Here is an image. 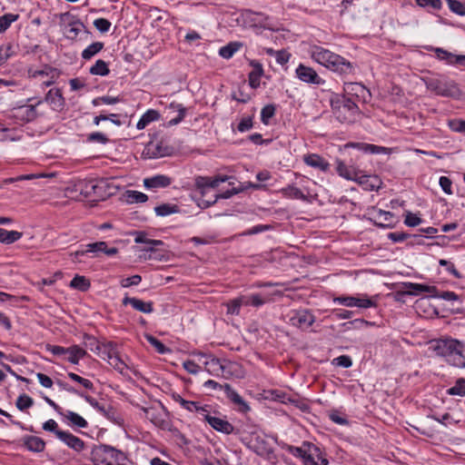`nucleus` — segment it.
Returning a JSON list of instances; mask_svg holds the SVG:
<instances>
[{"mask_svg":"<svg viewBox=\"0 0 465 465\" xmlns=\"http://www.w3.org/2000/svg\"><path fill=\"white\" fill-rule=\"evenodd\" d=\"M268 54H275L276 62L282 65L289 62L291 54L285 50L273 52L272 49L268 50Z\"/></svg>","mask_w":465,"mask_h":465,"instance_id":"nucleus-61","label":"nucleus"},{"mask_svg":"<svg viewBox=\"0 0 465 465\" xmlns=\"http://www.w3.org/2000/svg\"><path fill=\"white\" fill-rule=\"evenodd\" d=\"M170 107L178 112L177 116L171 119L168 122V125L173 126V125L178 124L179 123H181L183 120L185 114H186V108L183 104H176V103H172L170 104Z\"/></svg>","mask_w":465,"mask_h":465,"instance_id":"nucleus-42","label":"nucleus"},{"mask_svg":"<svg viewBox=\"0 0 465 465\" xmlns=\"http://www.w3.org/2000/svg\"><path fill=\"white\" fill-rule=\"evenodd\" d=\"M331 107L334 117L341 123H353L360 113L356 101L345 95H333L331 98Z\"/></svg>","mask_w":465,"mask_h":465,"instance_id":"nucleus-3","label":"nucleus"},{"mask_svg":"<svg viewBox=\"0 0 465 465\" xmlns=\"http://www.w3.org/2000/svg\"><path fill=\"white\" fill-rule=\"evenodd\" d=\"M447 393L451 396H460V397L465 396V379L459 378L456 381L454 386H452L447 390Z\"/></svg>","mask_w":465,"mask_h":465,"instance_id":"nucleus-47","label":"nucleus"},{"mask_svg":"<svg viewBox=\"0 0 465 465\" xmlns=\"http://www.w3.org/2000/svg\"><path fill=\"white\" fill-rule=\"evenodd\" d=\"M232 177L227 175H216L214 177L209 176H197L194 179L195 187L200 190L201 193L203 195L205 193V190L208 188H215L221 183L227 182Z\"/></svg>","mask_w":465,"mask_h":465,"instance_id":"nucleus-13","label":"nucleus"},{"mask_svg":"<svg viewBox=\"0 0 465 465\" xmlns=\"http://www.w3.org/2000/svg\"><path fill=\"white\" fill-rule=\"evenodd\" d=\"M220 376L224 379H230L232 377L241 378V366L231 361H223Z\"/></svg>","mask_w":465,"mask_h":465,"instance_id":"nucleus-27","label":"nucleus"},{"mask_svg":"<svg viewBox=\"0 0 465 465\" xmlns=\"http://www.w3.org/2000/svg\"><path fill=\"white\" fill-rule=\"evenodd\" d=\"M172 183V179L163 174L154 175L143 180V185L147 189H157L168 187Z\"/></svg>","mask_w":465,"mask_h":465,"instance_id":"nucleus-23","label":"nucleus"},{"mask_svg":"<svg viewBox=\"0 0 465 465\" xmlns=\"http://www.w3.org/2000/svg\"><path fill=\"white\" fill-rule=\"evenodd\" d=\"M303 161L307 165L319 169L322 172H327L330 168L329 163L316 153L304 155Z\"/></svg>","mask_w":465,"mask_h":465,"instance_id":"nucleus-26","label":"nucleus"},{"mask_svg":"<svg viewBox=\"0 0 465 465\" xmlns=\"http://www.w3.org/2000/svg\"><path fill=\"white\" fill-rule=\"evenodd\" d=\"M86 354V351L79 347L78 345H74L68 347V351L65 355H67V361L73 364H78L79 361L84 358Z\"/></svg>","mask_w":465,"mask_h":465,"instance_id":"nucleus-34","label":"nucleus"},{"mask_svg":"<svg viewBox=\"0 0 465 465\" xmlns=\"http://www.w3.org/2000/svg\"><path fill=\"white\" fill-rule=\"evenodd\" d=\"M104 352L106 353L105 360L108 361V363L117 371L120 373H124V371L127 369L126 364L122 361V359L119 357L114 344L111 347V350H107L106 348H103Z\"/></svg>","mask_w":465,"mask_h":465,"instance_id":"nucleus-20","label":"nucleus"},{"mask_svg":"<svg viewBox=\"0 0 465 465\" xmlns=\"http://www.w3.org/2000/svg\"><path fill=\"white\" fill-rule=\"evenodd\" d=\"M104 48L102 42H94L88 45L83 52L82 57L85 60L91 59Z\"/></svg>","mask_w":465,"mask_h":465,"instance_id":"nucleus-45","label":"nucleus"},{"mask_svg":"<svg viewBox=\"0 0 465 465\" xmlns=\"http://www.w3.org/2000/svg\"><path fill=\"white\" fill-rule=\"evenodd\" d=\"M57 438L68 448L74 450L76 452H81L85 448L84 441L69 431L64 430V432H58Z\"/></svg>","mask_w":465,"mask_h":465,"instance_id":"nucleus-16","label":"nucleus"},{"mask_svg":"<svg viewBox=\"0 0 465 465\" xmlns=\"http://www.w3.org/2000/svg\"><path fill=\"white\" fill-rule=\"evenodd\" d=\"M86 140L90 143H98L101 144H105L109 142V139L106 137V135L99 132L89 134Z\"/></svg>","mask_w":465,"mask_h":465,"instance_id":"nucleus-60","label":"nucleus"},{"mask_svg":"<svg viewBox=\"0 0 465 465\" xmlns=\"http://www.w3.org/2000/svg\"><path fill=\"white\" fill-rule=\"evenodd\" d=\"M226 306L228 314L238 315L240 313V309L242 306V303L240 302V296L231 300Z\"/></svg>","mask_w":465,"mask_h":465,"instance_id":"nucleus-58","label":"nucleus"},{"mask_svg":"<svg viewBox=\"0 0 465 465\" xmlns=\"http://www.w3.org/2000/svg\"><path fill=\"white\" fill-rule=\"evenodd\" d=\"M295 74L299 80L306 84L315 85H322L325 84V80L322 79L312 67L302 64L298 65Z\"/></svg>","mask_w":465,"mask_h":465,"instance_id":"nucleus-11","label":"nucleus"},{"mask_svg":"<svg viewBox=\"0 0 465 465\" xmlns=\"http://www.w3.org/2000/svg\"><path fill=\"white\" fill-rule=\"evenodd\" d=\"M90 460L94 465H124L127 457L120 450L110 445L100 444L92 449Z\"/></svg>","mask_w":465,"mask_h":465,"instance_id":"nucleus-4","label":"nucleus"},{"mask_svg":"<svg viewBox=\"0 0 465 465\" xmlns=\"http://www.w3.org/2000/svg\"><path fill=\"white\" fill-rule=\"evenodd\" d=\"M302 446L303 447H307L308 448V450H313V454L317 457V459L320 460L321 462V465H329V460L326 457H324L320 450L319 447H317L316 445L311 443V442H308V441H304L302 443Z\"/></svg>","mask_w":465,"mask_h":465,"instance_id":"nucleus-54","label":"nucleus"},{"mask_svg":"<svg viewBox=\"0 0 465 465\" xmlns=\"http://www.w3.org/2000/svg\"><path fill=\"white\" fill-rule=\"evenodd\" d=\"M170 107L178 112L177 116L171 119L168 122V125L173 126V125L178 124L179 123H181L183 120L185 114H186V108L183 104H176V103H172L170 104Z\"/></svg>","mask_w":465,"mask_h":465,"instance_id":"nucleus-41","label":"nucleus"},{"mask_svg":"<svg viewBox=\"0 0 465 465\" xmlns=\"http://www.w3.org/2000/svg\"><path fill=\"white\" fill-rule=\"evenodd\" d=\"M242 18L243 23L250 27L272 29L270 23V17L262 13L244 10L242 14Z\"/></svg>","mask_w":465,"mask_h":465,"instance_id":"nucleus-10","label":"nucleus"},{"mask_svg":"<svg viewBox=\"0 0 465 465\" xmlns=\"http://www.w3.org/2000/svg\"><path fill=\"white\" fill-rule=\"evenodd\" d=\"M141 410L143 411L145 418L148 419L154 425L162 427L164 423V419L161 411L154 407H142Z\"/></svg>","mask_w":465,"mask_h":465,"instance_id":"nucleus-31","label":"nucleus"},{"mask_svg":"<svg viewBox=\"0 0 465 465\" xmlns=\"http://www.w3.org/2000/svg\"><path fill=\"white\" fill-rule=\"evenodd\" d=\"M409 286L412 292H408V294L429 292L432 296L434 292H437V288L435 286L424 285L420 283H409Z\"/></svg>","mask_w":465,"mask_h":465,"instance_id":"nucleus-50","label":"nucleus"},{"mask_svg":"<svg viewBox=\"0 0 465 465\" xmlns=\"http://www.w3.org/2000/svg\"><path fill=\"white\" fill-rule=\"evenodd\" d=\"M282 193L283 196L291 199H299V200H305L306 196L304 193L297 187L293 185H288L285 188L282 189Z\"/></svg>","mask_w":465,"mask_h":465,"instance_id":"nucleus-40","label":"nucleus"},{"mask_svg":"<svg viewBox=\"0 0 465 465\" xmlns=\"http://www.w3.org/2000/svg\"><path fill=\"white\" fill-rule=\"evenodd\" d=\"M23 233L17 231H7L0 228V242L4 244H12L20 240Z\"/></svg>","mask_w":465,"mask_h":465,"instance_id":"nucleus-33","label":"nucleus"},{"mask_svg":"<svg viewBox=\"0 0 465 465\" xmlns=\"http://www.w3.org/2000/svg\"><path fill=\"white\" fill-rule=\"evenodd\" d=\"M154 212L157 216H167L173 213H178L180 208L176 204L163 203L154 207Z\"/></svg>","mask_w":465,"mask_h":465,"instance_id":"nucleus-38","label":"nucleus"},{"mask_svg":"<svg viewBox=\"0 0 465 465\" xmlns=\"http://www.w3.org/2000/svg\"><path fill=\"white\" fill-rule=\"evenodd\" d=\"M33 405H34V400L26 394H21L17 398L16 402H15L16 408L21 411H25V410L29 409Z\"/></svg>","mask_w":465,"mask_h":465,"instance_id":"nucleus-52","label":"nucleus"},{"mask_svg":"<svg viewBox=\"0 0 465 465\" xmlns=\"http://www.w3.org/2000/svg\"><path fill=\"white\" fill-rule=\"evenodd\" d=\"M23 445L30 451L42 452L45 448V441L36 436H25L23 439Z\"/></svg>","mask_w":465,"mask_h":465,"instance_id":"nucleus-25","label":"nucleus"},{"mask_svg":"<svg viewBox=\"0 0 465 465\" xmlns=\"http://www.w3.org/2000/svg\"><path fill=\"white\" fill-rule=\"evenodd\" d=\"M328 416H329L330 420L336 424H339V425H348L349 424V420L344 416H341V413L336 410L331 411L329 412Z\"/></svg>","mask_w":465,"mask_h":465,"instance_id":"nucleus-64","label":"nucleus"},{"mask_svg":"<svg viewBox=\"0 0 465 465\" xmlns=\"http://www.w3.org/2000/svg\"><path fill=\"white\" fill-rule=\"evenodd\" d=\"M91 74L105 76L109 74L110 70L108 64L104 60H97L95 64L89 70Z\"/></svg>","mask_w":465,"mask_h":465,"instance_id":"nucleus-39","label":"nucleus"},{"mask_svg":"<svg viewBox=\"0 0 465 465\" xmlns=\"http://www.w3.org/2000/svg\"><path fill=\"white\" fill-rule=\"evenodd\" d=\"M142 282V277L139 274H134L131 277L124 278L120 282L123 288H129L131 286L138 285Z\"/></svg>","mask_w":465,"mask_h":465,"instance_id":"nucleus-59","label":"nucleus"},{"mask_svg":"<svg viewBox=\"0 0 465 465\" xmlns=\"http://www.w3.org/2000/svg\"><path fill=\"white\" fill-rule=\"evenodd\" d=\"M433 51L439 60L444 61L448 64H455L454 58L456 57V54L440 47L433 48Z\"/></svg>","mask_w":465,"mask_h":465,"instance_id":"nucleus-51","label":"nucleus"},{"mask_svg":"<svg viewBox=\"0 0 465 465\" xmlns=\"http://www.w3.org/2000/svg\"><path fill=\"white\" fill-rule=\"evenodd\" d=\"M147 341L155 348V350L159 352V353H165L168 349L166 348V346L161 341H159L157 338L153 337V335H146L145 336Z\"/></svg>","mask_w":465,"mask_h":465,"instance_id":"nucleus-57","label":"nucleus"},{"mask_svg":"<svg viewBox=\"0 0 465 465\" xmlns=\"http://www.w3.org/2000/svg\"><path fill=\"white\" fill-rule=\"evenodd\" d=\"M69 286L81 292H86L90 288L91 283L84 276L75 275L70 282Z\"/></svg>","mask_w":465,"mask_h":465,"instance_id":"nucleus-37","label":"nucleus"},{"mask_svg":"<svg viewBox=\"0 0 465 465\" xmlns=\"http://www.w3.org/2000/svg\"><path fill=\"white\" fill-rule=\"evenodd\" d=\"M450 9L459 15H465V5L458 0H448Z\"/></svg>","mask_w":465,"mask_h":465,"instance_id":"nucleus-62","label":"nucleus"},{"mask_svg":"<svg viewBox=\"0 0 465 465\" xmlns=\"http://www.w3.org/2000/svg\"><path fill=\"white\" fill-rule=\"evenodd\" d=\"M114 345L113 342L108 343H101L94 338H89L88 346L92 351L98 354L102 359L105 360L106 353L104 352V350L101 348H106L108 351L111 350V347Z\"/></svg>","mask_w":465,"mask_h":465,"instance_id":"nucleus-35","label":"nucleus"},{"mask_svg":"<svg viewBox=\"0 0 465 465\" xmlns=\"http://www.w3.org/2000/svg\"><path fill=\"white\" fill-rule=\"evenodd\" d=\"M105 250V242H95L92 243H88L84 246V249L78 250L71 254L73 256L74 261H79L81 256H84L88 253H92V257L98 256L100 252Z\"/></svg>","mask_w":465,"mask_h":465,"instance_id":"nucleus-19","label":"nucleus"},{"mask_svg":"<svg viewBox=\"0 0 465 465\" xmlns=\"http://www.w3.org/2000/svg\"><path fill=\"white\" fill-rule=\"evenodd\" d=\"M336 171L340 176L351 181L355 180L359 173L355 168L346 165L341 160H336Z\"/></svg>","mask_w":465,"mask_h":465,"instance_id":"nucleus-28","label":"nucleus"},{"mask_svg":"<svg viewBox=\"0 0 465 465\" xmlns=\"http://www.w3.org/2000/svg\"><path fill=\"white\" fill-rule=\"evenodd\" d=\"M285 450L290 454L296 458H301L304 465H309V460H314L312 454L308 453V450H304L303 447H296L292 445H286Z\"/></svg>","mask_w":465,"mask_h":465,"instance_id":"nucleus-30","label":"nucleus"},{"mask_svg":"<svg viewBox=\"0 0 465 465\" xmlns=\"http://www.w3.org/2000/svg\"><path fill=\"white\" fill-rule=\"evenodd\" d=\"M67 376L72 381L81 384L86 390H89V391H94V383L90 380L84 379V378L79 376L78 374H76L74 372H68Z\"/></svg>","mask_w":465,"mask_h":465,"instance_id":"nucleus-53","label":"nucleus"},{"mask_svg":"<svg viewBox=\"0 0 465 465\" xmlns=\"http://www.w3.org/2000/svg\"><path fill=\"white\" fill-rule=\"evenodd\" d=\"M429 351L444 359L450 366L465 369V343L451 337L433 339L429 341Z\"/></svg>","mask_w":465,"mask_h":465,"instance_id":"nucleus-1","label":"nucleus"},{"mask_svg":"<svg viewBox=\"0 0 465 465\" xmlns=\"http://www.w3.org/2000/svg\"><path fill=\"white\" fill-rule=\"evenodd\" d=\"M173 399L175 402L179 403L183 409L189 411H196L202 414V416H203V413L207 412L208 409L210 408L209 405L200 406L199 402L197 401L184 400L179 394H173Z\"/></svg>","mask_w":465,"mask_h":465,"instance_id":"nucleus-22","label":"nucleus"},{"mask_svg":"<svg viewBox=\"0 0 465 465\" xmlns=\"http://www.w3.org/2000/svg\"><path fill=\"white\" fill-rule=\"evenodd\" d=\"M343 91V95L351 100L355 98L357 101L366 102L367 98L371 96L369 90L360 83H344Z\"/></svg>","mask_w":465,"mask_h":465,"instance_id":"nucleus-12","label":"nucleus"},{"mask_svg":"<svg viewBox=\"0 0 465 465\" xmlns=\"http://www.w3.org/2000/svg\"><path fill=\"white\" fill-rule=\"evenodd\" d=\"M315 322V316L307 309L292 311L289 323L301 330H307Z\"/></svg>","mask_w":465,"mask_h":465,"instance_id":"nucleus-8","label":"nucleus"},{"mask_svg":"<svg viewBox=\"0 0 465 465\" xmlns=\"http://www.w3.org/2000/svg\"><path fill=\"white\" fill-rule=\"evenodd\" d=\"M242 44L240 42H230L219 50V54L224 59H230L233 54L240 50Z\"/></svg>","mask_w":465,"mask_h":465,"instance_id":"nucleus-36","label":"nucleus"},{"mask_svg":"<svg viewBox=\"0 0 465 465\" xmlns=\"http://www.w3.org/2000/svg\"><path fill=\"white\" fill-rule=\"evenodd\" d=\"M351 146L358 148L364 153L371 154L381 153L385 150L384 147L364 143H351Z\"/></svg>","mask_w":465,"mask_h":465,"instance_id":"nucleus-46","label":"nucleus"},{"mask_svg":"<svg viewBox=\"0 0 465 465\" xmlns=\"http://www.w3.org/2000/svg\"><path fill=\"white\" fill-rule=\"evenodd\" d=\"M69 29L66 31L67 38H75L81 30L84 27V24L78 19H73L68 23Z\"/></svg>","mask_w":465,"mask_h":465,"instance_id":"nucleus-48","label":"nucleus"},{"mask_svg":"<svg viewBox=\"0 0 465 465\" xmlns=\"http://www.w3.org/2000/svg\"><path fill=\"white\" fill-rule=\"evenodd\" d=\"M160 118V114L158 111L150 109L147 110L140 118V120L136 124V128L138 130L144 129L150 123L153 121H157Z\"/></svg>","mask_w":465,"mask_h":465,"instance_id":"nucleus-32","label":"nucleus"},{"mask_svg":"<svg viewBox=\"0 0 465 465\" xmlns=\"http://www.w3.org/2000/svg\"><path fill=\"white\" fill-rule=\"evenodd\" d=\"M170 107L178 112L177 116L171 119L168 122V125L173 126V125L178 124L179 123H181L183 120L185 114H186V108L183 104H176V103H172L170 104Z\"/></svg>","mask_w":465,"mask_h":465,"instance_id":"nucleus-44","label":"nucleus"},{"mask_svg":"<svg viewBox=\"0 0 465 465\" xmlns=\"http://www.w3.org/2000/svg\"><path fill=\"white\" fill-rule=\"evenodd\" d=\"M127 200L129 203H145L148 200V196L138 191H127Z\"/></svg>","mask_w":465,"mask_h":465,"instance_id":"nucleus-56","label":"nucleus"},{"mask_svg":"<svg viewBox=\"0 0 465 465\" xmlns=\"http://www.w3.org/2000/svg\"><path fill=\"white\" fill-rule=\"evenodd\" d=\"M203 420L208 422V424L215 430L222 432L223 434H231L234 430V427L228 420L213 417L209 414V411L203 413Z\"/></svg>","mask_w":465,"mask_h":465,"instance_id":"nucleus-14","label":"nucleus"},{"mask_svg":"<svg viewBox=\"0 0 465 465\" xmlns=\"http://www.w3.org/2000/svg\"><path fill=\"white\" fill-rule=\"evenodd\" d=\"M276 108L273 104L265 105L261 111V121L264 124H268L270 119L275 114Z\"/></svg>","mask_w":465,"mask_h":465,"instance_id":"nucleus-55","label":"nucleus"},{"mask_svg":"<svg viewBox=\"0 0 465 465\" xmlns=\"http://www.w3.org/2000/svg\"><path fill=\"white\" fill-rule=\"evenodd\" d=\"M354 181L367 191H378L382 184L381 180L377 175L361 174L360 171Z\"/></svg>","mask_w":465,"mask_h":465,"instance_id":"nucleus-18","label":"nucleus"},{"mask_svg":"<svg viewBox=\"0 0 465 465\" xmlns=\"http://www.w3.org/2000/svg\"><path fill=\"white\" fill-rule=\"evenodd\" d=\"M198 356L206 358V360L203 362L204 365L205 371L211 375L219 377L222 371L223 362L220 359L215 358L213 356H207L203 352H198Z\"/></svg>","mask_w":465,"mask_h":465,"instance_id":"nucleus-21","label":"nucleus"},{"mask_svg":"<svg viewBox=\"0 0 465 465\" xmlns=\"http://www.w3.org/2000/svg\"><path fill=\"white\" fill-rule=\"evenodd\" d=\"M122 304L124 306L131 305L134 310L143 313H151L153 312V302H143L135 297H129L128 295L124 297Z\"/></svg>","mask_w":465,"mask_h":465,"instance_id":"nucleus-17","label":"nucleus"},{"mask_svg":"<svg viewBox=\"0 0 465 465\" xmlns=\"http://www.w3.org/2000/svg\"><path fill=\"white\" fill-rule=\"evenodd\" d=\"M334 303H339L346 307H357L360 309H369L376 307V301L368 294H359L358 296L341 295L333 299Z\"/></svg>","mask_w":465,"mask_h":465,"instance_id":"nucleus-7","label":"nucleus"},{"mask_svg":"<svg viewBox=\"0 0 465 465\" xmlns=\"http://www.w3.org/2000/svg\"><path fill=\"white\" fill-rule=\"evenodd\" d=\"M111 25V22L105 18H97L94 21V26L101 33H107Z\"/></svg>","mask_w":465,"mask_h":465,"instance_id":"nucleus-63","label":"nucleus"},{"mask_svg":"<svg viewBox=\"0 0 465 465\" xmlns=\"http://www.w3.org/2000/svg\"><path fill=\"white\" fill-rule=\"evenodd\" d=\"M45 101L56 112L63 111L65 105V100L59 88L50 89L45 97Z\"/></svg>","mask_w":465,"mask_h":465,"instance_id":"nucleus-15","label":"nucleus"},{"mask_svg":"<svg viewBox=\"0 0 465 465\" xmlns=\"http://www.w3.org/2000/svg\"><path fill=\"white\" fill-rule=\"evenodd\" d=\"M59 414L62 415L64 419H66L73 426L82 429L87 428L88 426L87 421L82 416H80L78 413L74 411H59Z\"/></svg>","mask_w":465,"mask_h":465,"instance_id":"nucleus-29","label":"nucleus"},{"mask_svg":"<svg viewBox=\"0 0 465 465\" xmlns=\"http://www.w3.org/2000/svg\"><path fill=\"white\" fill-rule=\"evenodd\" d=\"M19 15L17 14H5L0 16V34L5 33L11 25L12 23L17 21Z\"/></svg>","mask_w":465,"mask_h":465,"instance_id":"nucleus-49","label":"nucleus"},{"mask_svg":"<svg viewBox=\"0 0 465 465\" xmlns=\"http://www.w3.org/2000/svg\"><path fill=\"white\" fill-rule=\"evenodd\" d=\"M42 104L38 101L36 104L22 105L16 109L15 116L23 121L31 122L37 117L36 105Z\"/></svg>","mask_w":465,"mask_h":465,"instance_id":"nucleus-24","label":"nucleus"},{"mask_svg":"<svg viewBox=\"0 0 465 465\" xmlns=\"http://www.w3.org/2000/svg\"><path fill=\"white\" fill-rule=\"evenodd\" d=\"M170 107L178 112L177 116L171 119L168 122V125L173 126V125L178 124L179 123H181L183 120L185 114H186V108L183 104H176V103H172L170 104Z\"/></svg>","mask_w":465,"mask_h":465,"instance_id":"nucleus-43","label":"nucleus"},{"mask_svg":"<svg viewBox=\"0 0 465 465\" xmlns=\"http://www.w3.org/2000/svg\"><path fill=\"white\" fill-rule=\"evenodd\" d=\"M205 388H210L213 390L220 389L223 390L226 397L237 406L238 411L242 413H247L250 411L251 408L249 404L232 388V386L228 383L220 384L213 380H208L203 383Z\"/></svg>","mask_w":465,"mask_h":465,"instance_id":"nucleus-6","label":"nucleus"},{"mask_svg":"<svg viewBox=\"0 0 465 465\" xmlns=\"http://www.w3.org/2000/svg\"><path fill=\"white\" fill-rule=\"evenodd\" d=\"M281 296L282 292L274 291L273 292H262V293H251L248 295H241L240 302L242 303V306H252V307H261L265 303L272 302L273 301V296Z\"/></svg>","mask_w":465,"mask_h":465,"instance_id":"nucleus-9","label":"nucleus"},{"mask_svg":"<svg viewBox=\"0 0 465 465\" xmlns=\"http://www.w3.org/2000/svg\"><path fill=\"white\" fill-rule=\"evenodd\" d=\"M309 53L314 62L341 76L349 77L355 74L354 64L321 45H312Z\"/></svg>","mask_w":465,"mask_h":465,"instance_id":"nucleus-2","label":"nucleus"},{"mask_svg":"<svg viewBox=\"0 0 465 465\" xmlns=\"http://www.w3.org/2000/svg\"><path fill=\"white\" fill-rule=\"evenodd\" d=\"M428 90L443 97H457L460 94L458 84L446 76L422 78Z\"/></svg>","mask_w":465,"mask_h":465,"instance_id":"nucleus-5","label":"nucleus"}]
</instances>
